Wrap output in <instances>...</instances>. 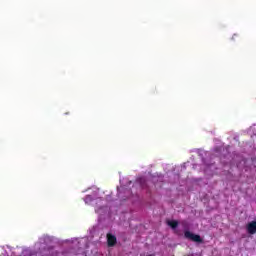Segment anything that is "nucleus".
Masks as SVG:
<instances>
[{"label": "nucleus", "mask_w": 256, "mask_h": 256, "mask_svg": "<svg viewBox=\"0 0 256 256\" xmlns=\"http://www.w3.org/2000/svg\"><path fill=\"white\" fill-rule=\"evenodd\" d=\"M87 191H91V194H88L84 197V203L86 205H92L93 201H95V213H97L99 217H103V215H108L109 208L105 206L107 204V201L99 197V188L91 187L83 190L82 193H87Z\"/></svg>", "instance_id": "nucleus-1"}, {"label": "nucleus", "mask_w": 256, "mask_h": 256, "mask_svg": "<svg viewBox=\"0 0 256 256\" xmlns=\"http://www.w3.org/2000/svg\"><path fill=\"white\" fill-rule=\"evenodd\" d=\"M184 237L185 239L193 241L194 243H203V238H201L200 235H197L189 230L184 231Z\"/></svg>", "instance_id": "nucleus-2"}, {"label": "nucleus", "mask_w": 256, "mask_h": 256, "mask_svg": "<svg viewBox=\"0 0 256 256\" xmlns=\"http://www.w3.org/2000/svg\"><path fill=\"white\" fill-rule=\"evenodd\" d=\"M246 229L250 235H255L256 233V221H252L247 224Z\"/></svg>", "instance_id": "nucleus-3"}, {"label": "nucleus", "mask_w": 256, "mask_h": 256, "mask_svg": "<svg viewBox=\"0 0 256 256\" xmlns=\"http://www.w3.org/2000/svg\"><path fill=\"white\" fill-rule=\"evenodd\" d=\"M108 246L113 247L117 243V238L113 234H107Z\"/></svg>", "instance_id": "nucleus-4"}, {"label": "nucleus", "mask_w": 256, "mask_h": 256, "mask_svg": "<svg viewBox=\"0 0 256 256\" xmlns=\"http://www.w3.org/2000/svg\"><path fill=\"white\" fill-rule=\"evenodd\" d=\"M45 256H57V251L55 249L50 248L44 252Z\"/></svg>", "instance_id": "nucleus-5"}, {"label": "nucleus", "mask_w": 256, "mask_h": 256, "mask_svg": "<svg viewBox=\"0 0 256 256\" xmlns=\"http://www.w3.org/2000/svg\"><path fill=\"white\" fill-rule=\"evenodd\" d=\"M167 224L169 225V227H171L172 229H176L177 225H179V223L176 220H168Z\"/></svg>", "instance_id": "nucleus-6"}, {"label": "nucleus", "mask_w": 256, "mask_h": 256, "mask_svg": "<svg viewBox=\"0 0 256 256\" xmlns=\"http://www.w3.org/2000/svg\"><path fill=\"white\" fill-rule=\"evenodd\" d=\"M123 191H125V186H120V187L118 188V193H119V195H121V193H123Z\"/></svg>", "instance_id": "nucleus-7"}, {"label": "nucleus", "mask_w": 256, "mask_h": 256, "mask_svg": "<svg viewBox=\"0 0 256 256\" xmlns=\"http://www.w3.org/2000/svg\"><path fill=\"white\" fill-rule=\"evenodd\" d=\"M78 243H87V238L80 239V241H78Z\"/></svg>", "instance_id": "nucleus-8"}, {"label": "nucleus", "mask_w": 256, "mask_h": 256, "mask_svg": "<svg viewBox=\"0 0 256 256\" xmlns=\"http://www.w3.org/2000/svg\"><path fill=\"white\" fill-rule=\"evenodd\" d=\"M76 241H77V239H73V240H72V243H75Z\"/></svg>", "instance_id": "nucleus-9"}, {"label": "nucleus", "mask_w": 256, "mask_h": 256, "mask_svg": "<svg viewBox=\"0 0 256 256\" xmlns=\"http://www.w3.org/2000/svg\"><path fill=\"white\" fill-rule=\"evenodd\" d=\"M213 166H209V169H211Z\"/></svg>", "instance_id": "nucleus-10"}]
</instances>
